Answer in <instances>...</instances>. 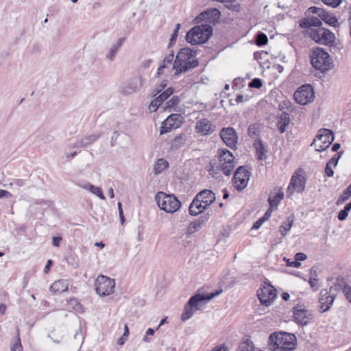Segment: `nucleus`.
Instances as JSON below:
<instances>
[{
  "label": "nucleus",
  "mask_w": 351,
  "mask_h": 351,
  "mask_svg": "<svg viewBox=\"0 0 351 351\" xmlns=\"http://www.w3.org/2000/svg\"><path fill=\"white\" fill-rule=\"evenodd\" d=\"M197 51L189 47L183 48L178 53L173 62V69L174 75L186 73L198 66L199 62L196 58Z\"/></svg>",
  "instance_id": "obj_1"
},
{
  "label": "nucleus",
  "mask_w": 351,
  "mask_h": 351,
  "mask_svg": "<svg viewBox=\"0 0 351 351\" xmlns=\"http://www.w3.org/2000/svg\"><path fill=\"white\" fill-rule=\"evenodd\" d=\"M297 338L295 335L285 332L271 334L268 339V348L271 351H293L295 350Z\"/></svg>",
  "instance_id": "obj_2"
},
{
  "label": "nucleus",
  "mask_w": 351,
  "mask_h": 351,
  "mask_svg": "<svg viewBox=\"0 0 351 351\" xmlns=\"http://www.w3.org/2000/svg\"><path fill=\"white\" fill-rule=\"evenodd\" d=\"M213 34V27L210 24L196 25L186 34V39L193 45L206 43Z\"/></svg>",
  "instance_id": "obj_3"
},
{
  "label": "nucleus",
  "mask_w": 351,
  "mask_h": 351,
  "mask_svg": "<svg viewBox=\"0 0 351 351\" xmlns=\"http://www.w3.org/2000/svg\"><path fill=\"white\" fill-rule=\"evenodd\" d=\"M311 62L313 66L322 73L330 70L333 62L330 55L320 47L313 50L311 55Z\"/></svg>",
  "instance_id": "obj_4"
},
{
  "label": "nucleus",
  "mask_w": 351,
  "mask_h": 351,
  "mask_svg": "<svg viewBox=\"0 0 351 351\" xmlns=\"http://www.w3.org/2000/svg\"><path fill=\"white\" fill-rule=\"evenodd\" d=\"M155 199L158 207L166 213H173L178 210L181 206V202L173 195H167L162 191L158 192Z\"/></svg>",
  "instance_id": "obj_5"
},
{
  "label": "nucleus",
  "mask_w": 351,
  "mask_h": 351,
  "mask_svg": "<svg viewBox=\"0 0 351 351\" xmlns=\"http://www.w3.org/2000/svg\"><path fill=\"white\" fill-rule=\"evenodd\" d=\"M310 37L317 43L335 48V35L328 29L323 27L312 29L310 32Z\"/></svg>",
  "instance_id": "obj_6"
},
{
  "label": "nucleus",
  "mask_w": 351,
  "mask_h": 351,
  "mask_svg": "<svg viewBox=\"0 0 351 351\" xmlns=\"http://www.w3.org/2000/svg\"><path fill=\"white\" fill-rule=\"evenodd\" d=\"M333 141L334 136L332 132L328 129L322 128L318 131L315 138L311 145H315V150L321 152L328 148Z\"/></svg>",
  "instance_id": "obj_7"
},
{
  "label": "nucleus",
  "mask_w": 351,
  "mask_h": 351,
  "mask_svg": "<svg viewBox=\"0 0 351 351\" xmlns=\"http://www.w3.org/2000/svg\"><path fill=\"white\" fill-rule=\"evenodd\" d=\"M218 156L221 171L226 176H230L235 167L234 157L232 152L226 149H219Z\"/></svg>",
  "instance_id": "obj_8"
},
{
  "label": "nucleus",
  "mask_w": 351,
  "mask_h": 351,
  "mask_svg": "<svg viewBox=\"0 0 351 351\" xmlns=\"http://www.w3.org/2000/svg\"><path fill=\"white\" fill-rule=\"evenodd\" d=\"M114 286V280L106 276H99L95 280L96 292L101 296L112 294Z\"/></svg>",
  "instance_id": "obj_9"
},
{
  "label": "nucleus",
  "mask_w": 351,
  "mask_h": 351,
  "mask_svg": "<svg viewBox=\"0 0 351 351\" xmlns=\"http://www.w3.org/2000/svg\"><path fill=\"white\" fill-rule=\"evenodd\" d=\"M257 295L261 304L269 306L276 298V290L270 284L265 283L257 291Z\"/></svg>",
  "instance_id": "obj_10"
},
{
  "label": "nucleus",
  "mask_w": 351,
  "mask_h": 351,
  "mask_svg": "<svg viewBox=\"0 0 351 351\" xmlns=\"http://www.w3.org/2000/svg\"><path fill=\"white\" fill-rule=\"evenodd\" d=\"M313 87L309 84L301 86L294 93L295 101L300 105H306L314 99Z\"/></svg>",
  "instance_id": "obj_11"
},
{
  "label": "nucleus",
  "mask_w": 351,
  "mask_h": 351,
  "mask_svg": "<svg viewBox=\"0 0 351 351\" xmlns=\"http://www.w3.org/2000/svg\"><path fill=\"white\" fill-rule=\"evenodd\" d=\"M143 86V78L138 75L130 78L121 86V93L123 95H130L138 92Z\"/></svg>",
  "instance_id": "obj_12"
},
{
  "label": "nucleus",
  "mask_w": 351,
  "mask_h": 351,
  "mask_svg": "<svg viewBox=\"0 0 351 351\" xmlns=\"http://www.w3.org/2000/svg\"><path fill=\"white\" fill-rule=\"evenodd\" d=\"M250 173L243 167H239L233 177V184L235 188L241 191L244 189L250 180Z\"/></svg>",
  "instance_id": "obj_13"
},
{
  "label": "nucleus",
  "mask_w": 351,
  "mask_h": 351,
  "mask_svg": "<svg viewBox=\"0 0 351 351\" xmlns=\"http://www.w3.org/2000/svg\"><path fill=\"white\" fill-rule=\"evenodd\" d=\"M221 292L222 290L220 289L219 291H217L216 292L208 293L207 295L199 293L195 294L191 297L188 302L196 311L199 310L208 301L219 295Z\"/></svg>",
  "instance_id": "obj_14"
},
{
  "label": "nucleus",
  "mask_w": 351,
  "mask_h": 351,
  "mask_svg": "<svg viewBox=\"0 0 351 351\" xmlns=\"http://www.w3.org/2000/svg\"><path fill=\"white\" fill-rule=\"evenodd\" d=\"M182 116L178 114L169 115L162 123L160 130V134H163L170 132L173 129L178 128L182 124Z\"/></svg>",
  "instance_id": "obj_15"
},
{
  "label": "nucleus",
  "mask_w": 351,
  "mask_h": 351,
  "mask_svg": "<svg viewBox=\"0 0 351 351\" xmlns=\"http://www.w3.org/2000/svg\"><path fill=\"white\" fill-rule=\"evenodd\" d=\"M221 12L217 8L208 9L197 16L194 20L196 23L206 21L209 23H217L220 19Z\"/></svg>",
  "instance_id": "obj_16"
},
{
  "label": "nucleus",
  "mask_w": 351,
  "mask_h": 351,
  "mask_svg": "<svg viewBox=\"0 0 351 351\" xmlns=\"http://www.w3.org/2000/svg\"><path fill=\"white\" fill-rule=\"evenodd\" d=\"M305 179L301 176L295 173L291 179V182L287 189V196H291L294 192L300 193L304 190Z\"/></svg>",
  "instance_id": "obj_17"
},
{
  "label": "nucleus",
  "mask_w": 351,
  "mask_h": 351,
  "mask_svg": "<svg viewBox=\"0 0 351 351\" xmlns=\"http://www.w3.org/2000/svg\"><path fill=\"white\" fill-rule=\"evenodd\" d=\"M332 287L330 289V290L324 289L321 290L319 293V308L322 313L328 311L335 300V295L330 293Z\"/></svg>",
  "instance_id": "obj_18"
},
{
  "label": "nucleus",
  "mask_w": 351,
  "mask_h": 351,
  "mask_svg": "<svg viewBox=\"0 0 351 351\" xmlns=\"http://www.w3.org/2000/svg\"><path fill=\"white\" fill-rule=\"evenodd\" d=\"M220 136L224 143L229 147L235 148L237 144L238 136L232 128H225L221 130Z\"/></svg>",
  "instance_id": "obj_19"
},
{
  "label": "nucleus",
  "mask_w": 351,
  "mask_h": 351,
  "mask_svg": "<svg viewBox=\"0 0 351 351\" xmlns=\"http://www.w3.org/2000/svg\"><path fill=\"white\" fill-rule=\"evenodd\" d=\"M195 131L202 136H206L215 131V126L208 119H202L197 121Z\"/></svg>",
  "instance_id": "obj_20"
},
{
  "label": "nucleus",
  "mask_w": 351,
  "mask_h": 351,
  "mask_svg": "<svg viewBox=\"0 0 351 351\" xmlns=\"http://www.w3.org/2000/svg\"><path fill=\"white\" fill-rule=\"evenodd\" d=\"M75 185L86 191H88L91 193L99 197L101 199L104 200L106 199L102 189L100 187L96 186L88 182L78 181L75 182Z\"/></svg>",
  "instance_id": "obj_21"
},
{
  "label": "nucleus",
  "mask_w": 351,
  "mask_h": 351,
  "mask_svg": "<svg viewBox=\"0 0 351 351\" xmlns=\"http://www.w3.org/2000/svg\"><path fill=\"white\" fill-rule=\"evenodd\" d=\"M309 315H311V314L301 307L298 306L293 308V317L295 321L302 326L306 325L309 322Z\"/></svg>",
  "instance_id": "obj_22"
},
{
  "label": "nucleus",
  "mask_w": 351,
  "mask_h": 351,
  "mask_svg": "<svg viewBox=\"0 0 351 351\" xmlns=\"http://www.w3.org/2000/svg\"><path fill=\"white\" fill-rule=\"evenodd\" d=\"M208 207L195 195L190 204L189 208V214L192 216H196L202 213Z\"/></svg>",
  "instance_id": "obj_23"
},
{
  "label": "nucleus",
  "mask_w": 351,
  "mask_h": 351,
  "mask_svg": "<svg viewBox=\"0 0 351 351\" xmlns=\"http://www.w3.org/2000/svg\"><path fill=\"white\" fill-rule=\"evenodd\" d=\"M196 196L207 207L213 203L216 199L215 194L210 190L204 189L198 193Z\"/></svg>",
  "instance_id": "obj_24"
},
{
  "label": "nucleus",
  "mask_w": 351,
  "mask_h": 351,
  "mask_svg": "<svg viewBox=\"0 0 351 351\" xmlns=\"http://www.w3.org/2000/svg\"><path fill=\"white\" fill-rule=\"evenodd\" d=\"M208 219V216H202L197 219L191 222L187 228L186 234H192L201 229L203 224Z\"/></svg>",
  "instance_id": "obj_25"
},
{
  "label": "nucleus",
  "mask_w": 351,
  "mask_h": 351,
  "mask_svg": "<svg viewBox=\"0 0 351 351\" xmlns=\"http://www.w3.org/2000/svg\"><path fill=\"white\" fill-rule=\"evenodd\" d=\"M25 184V180L23 179H12L8 183L3 184L6 187L15 193L19 194L21 193V188L23 187Z\"/></svg>",
  "instance_id": "obj_26"
},
{
  "label": "nucleus",
  "mask_w": 351,
  "mask_h": 351,
  "mask_svg": "<svg viewBox=\"0 0 351 351\" xmlns=\"http://www.w3.org/2000/svg\"><path fill=\"white\" fill-rule=\"evenodd\" d=\"M289 123L290 117L289 113L282 112L278 115L277 126L281 134H283L286 131V128L289 125Z\"/></svg>",
  "instance_id": "obj_27"
},
{
  "label": "nucleus",
  "mask_w": 351,
  "mask_h": 351,
  "mask_svg": "<svg viewBox=\"0 0 351 351\" xmlns=\"http://www.w3.org/2000/svg\"><path fill=\"white\" fill-rule=\"evenodd\" d=\"M68 282L66 280L60 279L53 282L50 287L51 291L60 293L67 291Z\"/></svg>",
  "instance_id": "obj_28"
},
{
  "label": "nucleus",
  "mask_w": 351,
  "mask_h": 351,
  "mask_svg": "<svg viewBox=\"0 0 351 351\" xmlns=\"http://www.w3.org/2000/svg\"><path fill=\"white\" fill-rule=\"evenodd\" d=\"M125 38H121L118 39L117 43L114 45H112L106 54V58L109 59L110 61H113L115 58L117 53L118 52L120 47L122 46L124 42Z\"/></svg>",
  "instance_id": "obj_29"
},
{
  "label": "nucleus",
  "mask_w": 351,
  "mask_h": 351,
  "mask_svg": "<svg viewBox=\"0 0 351 351\" xmlns=\"http://www.w3.org/2000/svg\"><path fill=\"white\" fill-rule=\"evenodd\" d=\"M174 55L171 52L168 54L163 60L162 64L158 69L157 75L160 76L164 73V69L168 68L170 65L173 64Z\"/></svg>",
  "instance_id": "obj_30"
},
{
  "label": "nucleus",
  "mask_w": 351,
  "mask_h": 351,
  "mask_svg": "<svg viewBox=\"0 0 351 351\" xmlns=\"http://www.w3.org/2000/svg\"><path fill=\"white\" fill-rule=\"evenodd\" d=\"M169 167L168 162L164 158H159L155 162L154 166V174L158 175L161 173L165 169Z\"/></svg>",
  "instance_id": "obj_31"
},
{
  "label": "nucleus",
  "mask_w": 351,
  "mask_h": 351,
  "mask_svg": "<svg viewBox=\"0 0 351 351\" xmlns=\"http://www.w3.org/2000/svg\"><path fill=\"white\" fill-rule=\"evenodd\" d=\"M320 19L327 24L337 27L338 25V20L335 16L324 10V13L322 14Z\"/></svg>",
  "instance_id": "obj_32"
},
{
  "label": "nucleus",
  "mask_w": 351,
  "mask_h": 351,
  "mask_svg": "<svg viewBox=\"0 0 351 351\" xmlns=\"http://www.w3.org/2000/svg\"><path fill=\"white\" fill-rule=\"evenodd\" d=\"M239 351H254V346L249 337H245L239 344Z\"/></svg>",
  "instance_id": "obj_33"
},
{
  "label": "nucleus",
  "mask_w": 351,
  "mask_h": 351,
  "mask_svg": "<svg viewBox=\"0 0 351 351\" xmlns=\"http://www.w3.org/2000/svg\"><path fill=\"white\" fill-rule=\"evenodd\" d=\"M195 312V310L189 304V302H187L184 305V311L181 315V319L183 322L188 320L194 315Z\"/></svg>",
  "instance_id": "obj_34"
},
{
  "label": "nucleus",
  "mask_w": 351,
  "mask_h": 351,
  "mask_svg": "<svg viewBox=\"0 0 351 351\" xmlns=\"http://www.w3.org/2000/svg\"><path fill=\"white\" fill-rule=\"evenodd\" d=\"M293 223V219L291 217H289L287 219V221L282 223V224L280 227V232L281 235L285 237L287 235V233L290 230Z\"/></svg>",
  "instance_id": "obj_35"
},
{
  "label": "nucleus",
  "mask_w": 351,
  "mask_h": 351,
  "mask_svg": "<svg viewBox=\"0 0 351 351\" xmlns=\"http://www.w3.org/2000/svg\"><path fill=\"white\" fill-rule=\"evenodd\" d=\"M351 196V189L348 186L339 196L337 204L340 205L344 203Z\"/></svg>",
  "instance_id": "obj_36"
},
{
  "label": "nucleus",
  "mask_w": 351,
  "mask_h": 351,
  "mask_svg": "<svg viewBox=\"0 0 351 351\" xmlns=\"http://www.w3.org/2000/svg\"><path fill=\"white\" fill-rule=\"evenodd\" d=\"M266 150L261 141L258 143L256 147V156L258 160H263L266 158L265 156Z\"/></svg>",
  "instance_id": "obj_37"
},
{
  "label": "nucleus",
  "mask_w": 351,
  "mask_h": 351,
  "mask_svg": "<svg viewBox=\"0 0 351 351\" xmlns=\"http://www.w3.org/2000/svg\"><path fill=\"white\" fill-rule=\"evenodd\" d=\"M34 205H40L41 206L49 207L51 205V202L49 200L43 199H33L30 202L29 206L32 207Z\"/></svg>",
  "instance_id": "obj_38"
},
{
  "label": "nucleus",
  "mask_w": 351,
  "mask_h": 351,
  "mask_svg": "<svg viewBox=\"0 0 351 351\" xmlns=\"http://www.w3.org/2000/svg\"><path fill=\"white\" fill-rule=\"evenodd\" d=\"M173 93V89L171 87L167 88L164 90L160 95H159L156 98L160 100V101L162 104L164 101H165L167 98H169Z\"/></svg>",
  "instance_id": "obj_39"
},
{
  "label": "nucleus",
  "mask_w": 351,
  "mask_h": 351,
  "mask_svg": "<svg viewBox=\"0 0 351 351\" xmlns=\"http://www.w3.org/2000/svg\"><path fill=\"white\" fill-rule=\"evenodd\" d=\"M180 101V100L179 97L177 95H174L168 101L166 102L165 108H174L179 104Z\"/></svg>",
  "instance_id": "obj_40"
},
{
  "label": "nucleus",
  "mask_w": 351,
  "mask_h": 351,
  "mask_svg": "<svg viewBox=\"0 0 351 351\" xmlns=\"http://www.w3.org/2000/svg\"><path fill=\"white\" fill-rule=\"evenodd\" d=\"M225 3V6L230 10L234 12H239L241 10V5L239 3H235V1H227Z\"/></svg>",
  "instance_id": "obj_41"
},
{
  "label": "nucleus",
  "mask_w": 351,
  "mask_h": 351,
  "mask_svg": "<svg viewBox=\"0 0 351 351\" xmlns=\"http://www.w3.org/2000/svg\"><path fill=\"white\" fill-rule=\"evenodd\" d=\"M268 42V38L266 34L264 33L260 32L257 34L256 38V43L258 46H263L267 44Z\"/></svg>",
  "instance_id": "obj_42"
},
{
  "label": "nucleus",
  "mask_w": 351,
  "mask_h": 351,
  "mask_svg": "<svg viewBox=\"0 0 351 351\" xmlns=\"http://www.w3.org/2000/svg\"><path fill=\"white\" fill-rule=\"evenodd\" d=\"M341 289H343V292L345 293L347 299L351 302V287L347 285H345L343 286V287H342V286L340 284L335 285L336 290H339Z\"/></svg>",
  "instance_id": "obj_43"
},
{
  "label": "nucleus",
  "mask_w": 351,
  "mask_h": 351,
  "mask_svg": "<svg viewBox=\"0 0 351 351\" xmlns=\"http://www.w3.org/2000/svg\"><path fill=\"white\" fill-rule=\"evenodd\" d=\"M311 278H310V280H309V284L311 285V287L314 289L315 290H317V274H316V271H314L313 269V268L311 269Z\"/></svg>",
  "instance_id": "obj_44"
},
{
  "label": "nucleus",
  "mask_w": 351,
  "mask_h": 351,
  "mask_svg": "<svg viewBox=\"0 0 351 351\" xmlns=\"http://www.w3.org/2000/svg\"><path fill=\"white\" fill-rule=\"evenodd\" d=\"M161 104L160 100L156 97L149 104L148 109L150 112H155Z\"/></svg>",
  "instance_id": "obj_45"
},
{
  "label": "nucleus",
  "mask_w": 351,
  "mask_h": 351,
  "mask_svg": "<svg viewBox=\"0 0 351 351\" xmlns=\"http://www.w3.org/2000/svg\"><path fill=\"white\" fill-rule=\"evenodd\" d=\"M87 145H88L87 143L85 141L84 138H82L80 139H77L73 143L71 144L70 146L71 148H77V147H85Z\"/></svg>",
  "instance_id": "obj_46"
},
{
  "label": "nucleus",
  "mask_w": 351,
  "mask_h": 351,
  "mask_svg": "<svg viewBox=\"0 0 351 351\" xmlns=\"http://www.w3.org/2000/svg\"><path fill=\"white\" fill-rule=\"evenodd\" d=\"M308 12L312 13V14H316L318 15L319 18H320L322 14L324 13V10L321 8L312 6L308 9Z\"/></svg>",
  "instance_id": "obj_47"
},
{
  "label": "nucleus",
  "mask_w": 351,
  "mask_h": 351,
  "mask_svg": "<svg viewBox=\"0 0 351 351\" xmlns=\"http://www.w3.org/2000/svg\"><path fill=\"white\" fill-rule=\"evenodd\" d=\"M268 201L271 208L277 207L280 202L276 195H270Z\"/></svg>",
  "instance_id": "obj_48"
},
{
  "label": "nucleus",
  "mask_w": 351,
  "mask_h": 351,
  "mask_svg": "<svg viewBox=\"0 0 351 351\" xmlns=\"http://www.w3.org/2000/svg\"><path fill=\"white\" fill-rule=\"evenodd\" d=\"M322 1L328 6L337 8L340 5L342 0H322Z\"/></svg>",
  "instance_id": "obj_49"
},
{
  "label": "nucleus",
  "mask_w": 351,
  "mask_h": 351,
  "mask_svg": "<svg viewBox=\"0 0 351 351\" xmlns=\"http://www.w3.org/2000/svg\"><path fill=\"white\" fill-rule=\"evenodd\" d=\"M262 86V81L259 78H254L249 83V86L251 88H260Z\"/></svg>",
  "instance_id": "obj_50"
},
{
  "label": "nucleus",
  "mask_w": 351,
  "mask_h": 351,
  "mask_svg": "<svg viewBox=\"0 0 351 351\" xmlns=\"http://www.w3.org/2000/svg\"><path fill=\"white\" fill-rule=\"evenodd\" d=\"M283 260L285 261H286L287 266H288V267H294V268H298L301 265V263L300 262H298V261H296L295 260L291 261L290 259L287 258L286 257H285L283 258Z\"/></svg>",
  "instance_id": "obj_51"
},
{
  "label": "nucleus",
  "mask_w": 351,
  "mask_h": 351,
  "mask_svg": "<svg viewBox=\"0 0 351 351\" xmlns=\"http://www.w3.org/2000/svg\"><path fill=\"white\" fill-rule=\"evenodd\" d=\"M180 27H181V25L180 23L176 24V29H175V30L171 36V38L170 39V44L173 43V42H175L176 40V38L178 36Z\"/></svg>",
  "instance_id": "obj_52"
},
{
  "label": "nucleus",
  "mask_w": 351,
  "mask_h": 351,
  "mask_svg": "<svg viewBox=\"0 0 351 351\" xmlns=\"http://www.w3.org/2000/svg\"><path fill=\"white\" fill-rule=\"evenodd\" d=\"M98 138H99V135L93 134H90L87 136H85L84 139L86 141L87 145H88L91 144L92 143H93L94 141H95Z\"/></svg>",
  "instance_id": "obj_53"
},
{
  "label": "nucleus",
  "mask_w": 351,
  "mask_h": 351,
  "mask_svg": "<svg viewBox=\"0 0 351 351\" xmlns=\"http://www.w3.org/2000/svg\"><path fill=\"white\" fill-rule=\"evenodd\" d=\"M311 24L313 27H319L322 24L320 19L317 17H308Z\"/></svg>",
  "instance_id": "obj_54"
},
{
  "label": "nucleus",
  "mask_w": 351,
  "mask_h": 351,
  "mask_svg": "<svg viewBox=\"0 0 351 351\" xmlns=\"http://www.w3.org/2000/svg\"><path fill=\"white\" fill-rule=\"evenodd\" d=\"M300 25L302 28H309L313 27L308 18L303 19L301 20Z\"/></svg>",
  "instance_id": "obj_55"
},
{
  "label": "nucleus",
  "mask_w": 351,
  "mask_h": 351,
  "mask_svg": "<svg viewBox=\"0 0 351 351\" xmlns=\"http://www.w3.org/2000/svg\"><path fill=\"white\" fill-rule=\"evenodd\" d=\"M13 196L12 193H11L8 191L0 189V199L5 197V198H10Z\"/></svg>",
  "instance_id": "obj_56"
},
{
  "label": "nucleus",
  "mask_w": 351,
  "mask_h": 351,
  "mask_svg": "<svg viewBox=\"0 0 351 351\" xmlns=\"http://www.w3.org/2000/svg\"><path fill=\"white\" fill-rule=\"evenodd\" d=\"M332 165H330V164H327L326 165L325 168V173L328 177H332L334 175V171L332 169Z\"/></svg>",
  "instance_id": "obj_57"
},
{
  "label": "nucleus",
  "mask_w": 351,
  "mask_h": 351,
  "mask_svg": "<svg viewBox=\"0 0 351 351\" xmlns=\"http://www.w3.org/2000/svg\"><path fill=\"white\" fill-rule=\"evenodd\" d=\"M307 258L306 255L302 252L296 253L295 255V258L296 261H298L300 263V261L306 260Z\"/></svg>",
  "instance_id": "obj_58"
},
{
  "label": "nucleus",
  "mask_w": 351,
  "mask_h": 351,
  "mask_svg": "<svg viewBox=\"0 0 351 351\" xmlns=\"http://www.w3.org/2000/svg\"><path fill=\"white\" fill-rule=\"evenodd\" d=\"M348 215V213L343 209L339 212L337 217L339 221H343L347 218Z\"/></svg>",
  "instance_id": "obj_59"
},
{
  "label": "nucleus",
  "mask_w": 351,
  "mask_h": 351,
  "mask_svg": "<svg viewBox=\"0 0 351 351\" xmlns=\"http://www.w3.org/2000/svg\"><path fill=\"white\" fill-rule=\"evenodd\" d=\"M12 351H22V345L21 343V341L19 337H18V341L14 344L12 348Z\"/></svg>",
  "instance_id": "obj_60"
},
{
  "label": "nucleus",
  "mask_w": 351,
  "mask_h": 351,
  "mask_svg": "<svg viewBox=\"0 0 351 351\" xmlns=\"http://www.w3.org/2000/svg\"><path fill=\"white\" fill-rule=\"evenodd\" d=\"M265 219L261 217L258 220H257L253 225L252 226V229H254V230H257L262 225L263 223L265 222Z\"/></svg>",
  "instance_id": "obj_61"
},
{
  "label": "nucleus",
  "mask_w": 351,
  "mask_h": 351,
  "mask_svg": "<svg viewBox=\"0 0 351 351\" xmlns=\"http://www.w3.org/2000/svg\"><path fill=\"white\" fill-rule=\"evenodd\" d=\"M118 209H119V215L121 222V223H123L125 221V219H124L123 212L121 202L118 203Z\"/></svg>",
  "instance_id": "obj_62"
},
{
  "label": "nucleus",
  "mask_w": 351,
  "mask_h": 351,
  "mask_svg": "<svg viewBox=\"0 0 351 351\" xmlns=\"http://www.w3.org/2000/svg\"><path fill=\"white\" fill-rule=\"evenodd\" d=\"M248 134L250 136L256 135V128L254 125H251L248 128Z\"/></svg>",
  "instance_id": "obj_63"
},
{
  "label": "nucleus",
  "mask_w": 351,
  "mask_h": 351,
  "mask_svg": "<svg viewBox=\"0 0 351 351\" xmlns=\"http://www.w3.org/2000/svg\"><path fill=\"white\" fill-rule=\"evenodd\" d=\"M152 62V59H147L142 62L141 66L144 69L149 68Z\"/></svg>",
  "instance_id": "obj_64"
}]
</instances>
